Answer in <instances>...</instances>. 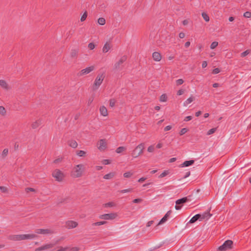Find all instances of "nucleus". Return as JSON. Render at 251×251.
Returning <instances> with one entry per match:
<instances>
[{
	"label": "nucleus",
	"mask_w": 251,
	"mask_h": 251,
	"mask_svg": "<svg viewBox=\"0 0 251 251\" xmlns=\"http://www.w3.org/2000/svg\"><path fill=\"white\" fill-rule=\"evenodd\" d=\"M85 171V165L82 164H79L75 165L73 167L71 172V176L73 178H79L83 176Z\"/></svg>",
	"instance_id": "nucleus-1"
},
{
	"label": "nucleus",
	"mask_w": 251,
	"mask_h": 251,
	"mask_svg": "<svg viewBox=\"0 0 251 251\" xmlns=\"http://www.w3.org/2000/svg\"><path fill=\"white\" fill-rule=\"evenodd\" d=\"M145 148L144 143H141L139 144L131 152V156L133 158H137L143 153V151Z\"/></svg>",
	"instance_id": "nucleus-2"
},
{
	"label": "nucleus",
	"mask_w": 251,
	"mask_h": 251,
	"mask_svg": "<svg viewBox=\"0 0 251 251\" xmlns=\"http://www.w3.org/2000/svg\"><path fill=\"white\" fill-rule=\"evenodd\" d=\"M52 176L58 182H62L65 178V175L63 172L58 169H55L52 173Z\"/></svg>",
	"instance_id": "nucleus-3"
},
{
	"label": "nucleus",
	"mask_w": 251,
	"mask_h": 251,
	"mask_svg": "<svg viewBox=\"0 0 251 251\" xmlns=\"http://www.w3.org/2000/svg\"><path fill=\"white\" fill-rule=\"evenodd\" d=\"M104 78V75L103 74H100L97 76L92 87L93 91H96L100 87Z\"/></svg>",
	"instance_id": "nucleus-4"
},
{
	"label": "nucleus",
	"mask_w": 251,
	"mask_h": 251,
	"mask_svg": "<svg viewBox=\"0 0 251 251\" xmlns=\"http://www.w3.org/2000/svg\"><path fill=\"white\" fill-rule=\"evenodd\" d=\"M233 242L231 240H226L224 244L218 248V251H226L232 248Z\"/></svg>",
	"instance_id": "nucleus-5"
},
{
	"label": "nucleus",
	"mask_w": 251,
	"mask_h": 251,
	"mask_svg": "<svg viewBox=\"0 0 251 251\" xmlns=\"http://www.w3.org/2000/svg\"><path fill=\"white\" fill-rule=\"evenodd\" d=\"M117 214L116 213H111L101 215L99 216L100 219L104 220H113L117 218Z\"/></svg>",
	"instance_id": "nucleus-6"
},
{
	"label": "nucleus",
	"mask_w": 251,
	"mask_h": 251,
	"mask_svg": "<svg viewBox=\"0 0 251 251\" xmlns=\"http://www.w3.org/2000/svg\"><path fill=\"white\" fill-rule=\"evenodd\" d=\"M127 57L126 55H124L122 56L120 59L115 63L114 65V69L118 70L119 69L122 65L126 60Z\"/></svg>",
	"instance_id": "nucleus-7"
},
{
	"label": "nucleus",
	"mask_w": 251,
	"mask_h": 251,
	"mask_svg": "<svg viewBox=\"0 0 251 251\" xmlns=\"http://www.w3.org/2000/svg\"><path fill=\"white\" fill-rule=\"evenodd\" d=\"M95 70V66H91L89 67H88L84 69H82L81 70V71L79 73V76H83L86 75H87L91 73V72Z\"/></svg>",
	"instance_id": "nucleus-8"
},
{
	"label": "nucleus",
	"mask_w": 251,
	"mask_h": 251,
	"mask_svg": "<svg viewBox=\"0 0 251 251\" xmlns=\"http://www.w3.org/2000/svg\"><path fill=\"white\" fill-rule=\"evenodd\" d=\"M35 233L37 234L47 235L51 234L54 233V231L50 228L47 229H37L35 230Z\"/></svg>",
	"instance_id": "nucleus-9"
},
{
	"label": "nucleus",
	"mask_w": 251,
	"mask_h": 251,
	"mask_svg": "<svg viewBox=\"0 0 251 251\" xmlns=\"http://www.w3.org/2000/svg\"><path fill=\"white\" fill-rule=\"evenodd\" d=\"M78 223L72 220H69L65 222V226L67 228L70 229L74 228L78 226Z\"/></svg>",
	"instance_id": "nucleus-10"
},
{
	"label": "nucleus",
	"mask_w": 251,
	"mask_h": 251,
	"mask_svg": "<svg viewBox=\"0 0 251 251\" xmlns=\"http://www.w3.org/2000/svg\"><path fill=\"white\" fill-rule=\"evenodd\" d=\"M107 147L106 142L105 139H100L99 141L98 148L101 151H104Z\"/></svg>",
	"instance_id": "nucleus-11"
},
{
	"label": "nucleus",
	"mask_w": 251,
	"mask_h": 251,
	"mask_svg": "<svg viewBox=\"0 0 251 251\" xmlns=\"http://www.w3.org/2000/svg\"><path fill=\"white\" fill-rule=\"evenodd\" d=\"M21 241L26 240H31L37 237V235L34 234H21Z\"/></svg>",
	"instance_id": "nucleus-12"
},
{
	"label": "nucleus",
	"mask_w": 251,
	"mask_h": 251,
	"mask_svg": "<svg viewBox=\"0 0 251 251\" xmlns=\"http://www.w3.org/2000/svg\"><path fill=\"white\" fill-rule=\"evenodd\" d=\"M188 201V199L186 197H184V198H183L182 199L177 200L176 201V205L175 206V209L176 210H179V209H180L181 206H179V205H177L184 203L186 202V201Z\"/></svg>",
	"instance_id": "nucleus-13"
},
{
	"label": "nucleus",
	"mask_w": 251,
	"mask_h": 251,
	"mask_svg": "<svg viewBox=\"0 0 251 251\" xmlns=\"http://www.w3.org/2000/svg\"><path fill=\"white\" fill-rule=\"evenodd\" d=\"M0 86L2 89L6 91L10 90L11 88L7 82L3 79H0Z\"/></svg>",
	"instance_id": "nucleus-14"
},
{
	"label": "nucleus",
	"mask_w": 251,
	"mask_h": 251,
	"mask_svg": "<svg viewBox=\"0 0 251 251\" xmlns=\"http://www.w3.org/2000/svg\"><path fill=\"white\" fill-rule=\"evenodd\" d=\"M21 234H13L10 235L8 237V239L12 241H21Z\"/></svg>",
	"instance_id": "nucleus-15"
},
{
	"label": "nucleus",
	"mask_w": 251,
	"mask_h": 251,
	"mask_svg": "<svg viewBox=\"0 0 251 251\" xmlns=\"http://www.w3.org/2000/svg\"><path fill=\"white\" fill-rule=\"evenodd\" d=\"M79 50L78 49H72L71 50L70 55L71 58L76 59L78 56Z\"/></svg>",
	"instance_id": "nucleus-16"
},
{
	"label": "nucleus",
	"mask_w": 251,
	"mask_h": 251,
	"mask_svg": "<svg viewBox=\"0 0 251 251\" xmlns=\"http://www.w3.org/2000/svg\"><path fill=\"white\" fill-rule=\"evenodd\" d=\"M152 58L156 62L160 61L162 59V55L159 52L155 51L152 53Z\"/></svg>",
	"instance_id": "nucleus-17"
},
{
	"label": "nucleus",
	"mask_w": 251,
	"mask_h": 251,
	"mask_svg": "<svg viewBox=\"0 0 251 251\" xmlns=\"http://www.w3.org/2000/svg\"><path fill=\"white\" fill-rule=\"evenodd\" d=\"M54 245L52 244H46L43 246L40 247L39 248H36L35 250V251H41L43 250H45L51 248L53 247Z\"/></svg>",
	"instance_id": "nucleus-18"
},
{
	"label": "nucleus",
	"mask_w": 251,
	"mask_h": 251,
	"mask_svg": "<svg viewBox=\"0 0 251 251\" xmlns=\"http://www.w3.org/2000/svg\"><path fill=\"white\" fill-rule=\"evenodd\" d=\"M209 211L210 210L202 214H200L201 217L200 221H201L203 220H208L212 216V214L210 213Z\"/></svg>",
	"instance_id": "nucleus-19"
},
{
	"label": "nucleus",
	"mask_w": 251,
	"mask_h": 251,
	"mask_svg": "<svg viewBox=\"0 0 251 251\" xmlns=\"http://www.w3.org/2000/svg\"><path fill=\"white\" fill-rule=\"evenodd\" d=\"M100 115L103 117H107L108 115L107 108L103 105L100 106Z\"/></svg>",
	"instance_id": "nucleus-20"
},
{
	"label": "nucleus",
	"mask_w": 251,
	"mask_h": 251,
	"mask_svg": "<svg viewBox=\"0 0 251 251\" xmlns=\"http://www.w3.org/2000/svg\"><path fill=\"white\" fill-rule=\"evenodd\" d=\"M41 120H37L31 124V126L32 129H35L38 128L41 125Z\"/></svg>",
	"instance_id": "nucleus-21"
},
{
	"label": "nucleus",
	"mask_w": 251,
	"mask_h": 251,
	"mask_svg": "<svg viewBox=\"0 0 251 251\" xmlns=\"http://www.w3.org/2000/svg\"><path fill=\"white\" fill-rule=\"evenodd\" d=\"M68 145L74 149L77 148L78 144L76 141L74 140H70L68 141Z\"/></svg>",
	"instance_id": "nucleus-22"
},
{
	"label": "nucleus",
	"mask_w": 251,
	"mask_h": 251,
	"mask_svg": "<svg viewBox=\"0 0 251 251\" xmlns=\"http://www.w3.org/2000/svg\"><path fill=\"white\" fill-rule=\"evenodd\" d=\"M111 49V45L109 42H106L102 48V51L104 53L107 52Z\"/></svg>",
	"instance_id": "nucleus-23"
},
{
	"label": "nucleus",
	"mask_w": 251,
	"mask_h": 251,
	"mask_svg": "<svg viewBox=\"0 0 251 251\" xmlns=\"http://www.w3.org/2000/svg\"><path fill=\"white\" fill-rule=\"evenodd\" d=\"M116 173L115 172L109 173L103 176V178L105 179H110L114 177Z\"/></svg>",
	"instance_id": "nucleus-24"
},
{
	"label": "nucleus",
	"mask_w": 251,
	"mask_h": 251,
	"mask_svg": "<svg viewBox=\"0 0 251 251\" xmlns=\"http://www.w3.org/2000/svg\"><path fill=\"white\" fill-rule=\"evenodd\" d=\"M195 100V97L191 96L188 99H187L183 103L184 106H187Z\"/></svg>",
	"instance_id": "nucleus-25"
},
{
	"label": "nucleus",
	"mask_w": 251,
	"mask_h": 251,
	"mask_svg": "<svg viewBox=\"0 0 251 251\" xmlns=\"http://www.w3.org/2000/svg\"><path fill=\"white\" fill-rule=\"evenodd\" d=\"M194 163V160H191L189 161H184L181 165V167H188L189 166L192 165Z\"/></svg>",
	"instance_id": "nucleus-26"
},
{
	"label": "nucleus",
	"mask_w": 251,
	"mask_h": 251,
	"mask_svg": "<svg viewBox=\"0 0 251 251\" xmlns=\"http://www.w3.org/2000/svg\"><path fill=\"white\" fill-rule=\"evenodd\" d=\"M201 215L200 214H197L193 216L190 220L189 223L193 224L196 222L197 220H199L200 219Z\"/></svg>",
	"instance_id": "nucleus-27"
},
{
	"label": "nucleus",
	"mask_w": 251,
	"mask_h": 251,
	"mask_svg": "<svg viewBox=\"0 0 251 251\" xmlns=\"http://www.w3.org/2000/svg\"><path fill=\"white\" fill-rule=\"evenodd\" d=\"M8 151H8V149H7V148L4 149L2 151V152H1V154H0V157H1L2 159H4V158H5L7 157V156L8 155Z\"/></svg>",
	"instance_id": "nucleus-28"
},
{
	"label": "nucleus",
	"mask_w": 251,
	"mask_h": 251,
	"mask_svg": "<svg viewBox=\"0 0 251 251\" xmlns=\"http://www.w3.org/2000/svg\"><path fill=\"white\" fill-rule=\"evenodd\" d=\"M134 174V172L130 171L127 172H126L124 174L123 176L126 178H130Z\"/></svg>",
	"instance_id": "nucleus-29"
},
{
	"label": "nucleus",
	"mask_w": 251,
	"mask_h": 251,
	"mask_svg": "<svg viewBox=\"0 0 251 251\" xmlns=\"http://www.w3.org/2000/svg\"><path fill=\"white\" fill-rule=\"evenodd\" d=\"M76 154L79 157H84L86 156V152L84 151H77Z\"/></svg>",
	"instance_id": "nucleus-30"
},
{
	"label": "nucleus",
	"mask_w": 251,
	"mask_h": 251,
	"mask_svg": "<svg viewBox=\"0 0 251 251\" xmlns=\"http://www.w3.org/2000/svg\"><path fill=\"white\" fill-rule=\"evenodd\" d=\"M0 115L2 116H5L6 115V110L2 106H0Z\"/></svg>",
	"instance_id": "nucleus-31"
},
{
	"label": "nucleus",
	"mask_w": 251,
	"mask_h": 251,
	"mask_svg": "<svg viewBox=\"0 0 251 251\" xmlns=\"http://www.w3.org/2000/svg\"><path fill=\"white\" fill-rule=\"evenodd\" d=\"M126 148L123 146L119 147L118 148H117L116 150V152L117 153H120L122 152L123 151H126Z\"/></svg>",
	"instance_id": "nucleus-32"
},
{
	"label": "nucleus",
	"mask_w": 251,
	"mask_h": 251,
	"mask_svg": "<svg viewBox=\"0 0 251 251\" xmlns=\"http://www.w3.org/2000/svg\"><path fill=\"white\" fill-rule=\"evenodd\" d=\"M98 23L101 25H103L105 24V19L104 18H100L98 20Z\"/></svg>",
	"instance_id": "nucleus-33"
},
{
	"label": "nucleus",
	"mask_w": 251,
	"mask_h": 251,
	"mask_svg": "<svg viewBox=\"0 0 251 251\" xmlns=\"http://www.w3.org/2000/svg\"><path fill=\"white\" fill-rule=\"evenodd\" d=\"M159 100L161 102H166L167 100V96L165 94H162L159 99Z\"/></svg>",
	"instance_id": "nucleus-34"
},
{
	"label": "nucleus",
	"mask_w": 251,
	"mask_h": 251,
	"mask_svg": "<svg viewBox=\"0 0 251 251\" xmlns=\"http://www.w3.org/2000/svg\"><path fill=\"white\" fill-rule=\"evenodd\" d=\"M116 205L115 203L113 202H109L103 204L104 207H113Z\"/></svg>",
	"instance_id": "nucleus-35"
},
{
	"label": "nucleus",
	"mask_w": 251,
	"mask_h": 251,
	"mask_svg": "<svg viewBox=\"0 0 251 251\" xmlns=\"http://www.w3.org/2000/svg\"><path fill=\"white\" fill-rule=\"evenodd\" d=\"M106 223H107V222L103 221H100V222H98L94 223L92 224V225L96 226H101L102 225H104Z\"/></svg>",
	"instance_id": "nucleus-36"
},
{
	"label": "nucleus",
	"mask_w": 251,
	"mask_h": 251,
	"mask_svg": "<svg viewBox=\"0 0 251 251\" xmlns=\"http://www.w3.org/2000/svg\"><path fill=\"white\" fill-rule=\"evenodd\" d=\"M202 17L206 22H207L209 21V17L206 13L203 12L202 13Z\"/></svg>",
	"instance_id": "nucleus-37"
},
{
	"label": "nucleus",
	"mask_w": 251,
	"mask_h": 251,
	"mask_svg": "<svg viewBox=\"0 0 251 251\" xmlns=\"http://www.w3.org/2000/svg\"><path fill=\"white\" fill-rule=\"evenodd\" d=\"M63 157H60L56 159H55L53 163L55 164H58L60 163L63 161Z\"/></svg>",
	"instance_id": "nucleus-38"
},
{
	"label": "nucleus",
	"mask_w": 251,
	"mask_h": 251,
	"mask_svg": "<svg viewBox=\"0 0 251 251\" xmlns=\"http://www.w3.org/2000/svg\"><path fill=\"white\" fill-rule=\"evenodd\" d=\"M218 45V42H213L210 45V48L211 49H214L215 48H216Z\"/></svg>",
	"instance_id": "nucleus-39"
},
{
	"label": "nucleus",
	"mask_w": 251,
	"mask_h": 251,
	"mask_svg": "<svg viewBox=\"0 0 251 251\" xmlns=\"http://www.w3.org/2000/svg\"><path fill=\"white\" fill-rule=\"evenodd\" d=\"M116 103V100L115 99H110L109 100V106L111 107H113Z\"/></svg>",
	"instance_id": "nucleus-40"
},
{
	"label": "nucleus",
	"mask_w": 251,
	"mask_h": 251,
	"mask_svg": "<svg viewBox=\"0 0 251 251\" xmlns=\"http://www.w3.org/2000/svg\"><path fill=\"white\" fill-rule=\"evenodd\" d=\"M87 17V11H85L84 13V14L82 15V16L81 17V18H80L81 22L84 21L86 20Z\"/></svg>",
	"instance_id": "nucleus-41"
},
{
	"label": "nucleus",
	"mask_w": 251,
	"mask_h": 251,
	"mask_svg": "<svg viewBox=\"0 0 251 251\" xmlns=\"http://www.w3.org/2000/svg\"><path fill=\"white\" fill-rule=\"evenodd\" d=\"M188 131V129L186 128H183L181 129L179 134L180 135H182L186 133Z\"/></svg>",
	"instance_id": "nucleus-42"
},
{
	"label": "nucleus",
	"mask_w": 251,
	"mask_h": 251,
	"mask_svg": "<svg viewBox=\"0 0 251 251\" xmlns=\"http://www.w3.org/2000/svg\"><path fill=\"white\" fill-rule=\"evenodd\" d=\"M169 174V171H164L162 173H161L160 176H159V177L160 178H162L165 176H166L167 175H168Z\"/></svg>",
	"instance_id": "nucleus-43"
},
{
	"label": "nucleus",
	"mask_w": 251,
	"mask_h": 251,
	"mask_svg": "<svg viewBox=\"0 0 251 251\" xmlns=\"http://www.w3.org/2000/svg\"><path fill=\"white\" fill-rule=\"evenodd\" d=\"M0 190L2 193H6L8 192V189L5 186H0Z\"/></svg>",
	"instance_id": "nucleus-44"
},
{
	"label": "nucleus",
	"mask_w": 251,
	"mask_h": 251,
	"mask_svg": "<svg viewBox=\"0 0 251 251\" xmlns=\"http://www.w3.org/2000/svg\"><path fill=\"white\" fill-rule=\"evenodd\" d=\"M167 218H168V217H167V216H164L161 219V220L160 221V222H159V223L157 225H161V224L164 223V222H165L167 221Z\"/></svg>",
	"instance_id": "nucleus-45"
},
{
	"label": "nucleus",
	"mask_w": 251,
	"mask_h": 251,
	"mask_svg": "<svg viewBox=\"0 0 251 251\" xmlns=\"http://www.w3.org/2000/svg\"><path fill=\"white\" fill-rule=\"evenodd\" d=\"M250 53V51L249 50H246V51L243 52L241 54V56L242 57H245L247 55H248Z\"/></svg>",
	"instance_id": "nucleus-46"
},
{
	"label": "nucleus",
	"mask_w": 251,
	"mask_h": 251,
	"mask_svg": "<svg viewBox=\"0 0 251 251\" xmlns=\"http://www.w3.org/2000/svg\"><path fill=\"white\" fill-rule=\"evenodd\" d=\"M132 189L129 188V189H124V190H121L119 192L121 193H125L130 192L132 191Z\"/></svg>",
	"instance_id": "nucleus-47"
},
{
	"label": "nucleus",
	"mask_w": 251,
	"mask_h": 251,
	"mask_svg": "<svg viewBox=\"0 0 251 251\" xmlns=\"http://www.w3.org/2000/svg\"><path fill=\"white\" fill-rule=\"evenodd\" d=\"M25 191L26 193H28L29 192H35L36 191V190L34 188L28 187V188H26L25 189Z\"/></svg>",
	"instance_id": "nucleus-48"
},
{
	"label": "nucleus",
	"mask_w": 251,
	"mask_h": 251,
	"mask_svg": "<svg viewBox=\"0 0 251 251\" xmlns=\"http://www.w3.org/2000/svg\"><path fill=\"white\" fill-rule=\"evenodd\" d=\"M88 47L90 50H92L95 49V45L93 43H90L88 44Z\"/></svg>",
	"instance_id": "nucleus-49"
},
{
	"label": "nucleus",
	"mask_w": 251,
	"mask_h": 251,
	"mask_svg": "<svg viewBox=\"0 0 251 251\" xmlns=\"http://www.w3.org/2000/svg\"><path fill=\"white\" fill-rule=\"evenodd\" d=\"M184 81L182 79H178L176 81V85L178 86L183 83Z\"/></svg>",
	"instance_id": "nucleus-50"
},
{
	"label": "nucleus",
	"mask_w": 251,
	"mask_h": 251,
	"mask_svg": "<svg viewBox=\"0 0 251 251\" xmlns=\"http://www.w3.org/2000/svg\"><path fill=\"white\" fill-rule=\"evenodd\" d=\"M154 151V148L153 146H152V145L149 146L148 148V151L149 152H152Z\"/></svg>",
	"instance_id": "nucleus-51"
},
{
	"label": "nucleus",
	"mask_w": 251,
	"mask_h": 251,
	"mask_svg": "<svg viewBox=\"0 0 251 251\" xmlns=\"http://www.w3.org/2000/svg\"><path fill=\"white\" fill-rule=\"evenodd\" d=\"M216 129L215 128H213L210 129L207 132V134L209 135L210 134H212L214 133L215 132Z\"/></svg>",
	"instance_id": "nucleus-52"
},
{
	"label": "nucleus",
	"mask_w": 251,
	"mask_h": 251,
	"mask_svg": "<svg viewBox=\"0 0 251 251\" xmlns=\"http://www.w3.org/2000/svg\"><path fill=\"white\" fill-rule=\"evenodd\" d=\"M244 16L246 18H251V12L247 11L244 13Z\"/></svg>",
	"instance_id": "nucleus-53"
},
{
	"label": "nucleus",
	"mask_w": 251,
	"mask_h": 251,
	"mask_svg": "<svg viewBox=\"0 0 251 251\" xmlns=\"http://www.w3.org/2000/svg\"><path fill=\"white\" fill-rule=\"evenodd\" d=\"M220 70L219 68H215L212 71V73L214 74H217L220 73Z\"/></svg>",
	"instance_id": "nucleus-54"
},
{
	"label": "nucleus",
	"mask_w": 251,
	"mask_h": 251,
	"mask_svg": "<svg viewBox=\"0 0 251 251\" xmlns=\"http://www.w3.org/2000/svg\"><path fill=\"white\" fill-rule=\"evenodd\" d=\"M111 163V161L108 159H104L102 161V163L104 165H107Z\"/></svg>",
	"instance_id": "nucleus-55"
},
{
	"label": "nucleus",
	"mask_w": 251,
	"mask_h": 251,
	"mask_svg": "<svg viewBox=\"0 0 251 251\" xmlns=\"http://www.w3.org/2000/svg\"><path fill=\"white\" fill-rule=\"evenodd\" d=\"M184 93V90L183 89H180L177 92V95H181Z\"/></svg>",
	"instance_id": "nucleus-56"
},
{
	"label": "nucleus",
	"mask_w": 251,
	"mask_h": 251,
	"mask_svg": "<svg viewBox=\"0 0 251 251\" xmlns=\"http://www.w3.org/2000/svg\"><path fill=\"white\" fill-rule=\"evenodd\" d=\"M172 128V126H167L164 128V131H167L170 130Z\"/></svg>",
	"instance_id": "nucleus-57"
},
{
	"label": "nucleus",
	"mask_w": 251,
	"mask_h": 251,
	"mask_svg": "<svg viewBox=\"0 0 251 251\" xmlns=\"http://www.w3.org/2000/svg\"><path fill=\"white\" fill-rule=\"evenodd\" d=\"M142 201V200L141 199H136L133 201V202L134 203H139V202H141Z\"/></svg>",
	"instance_id": "nucleus-58"
},
{
	"label": "nucleus",
	"mask_w": 251,
	"mask_h": 251,
	"mask_svg": "<svg viewBox=\"0 0 251 251\" xmlns=\"http://www.w3.org/2000/svg\"><path fill=\"white\" fill-rule=\"evenodd\" d=\"M147 179L146 177H142L140 178H139L138 180V182H143V181H144L145 180H146Z\"/></svg>",
	"instance_id": "nucleus-59"
},
{
	"label": "nucleus",
	"mask_w": 251,
	"mask_h": 251,
	"mask_svg": "<svg viewBox=\"0 0 251 251\" xmlns=\"http://www.w3.org/2000/svg\"><path fill=\"white\" fill-rule=\"evenodd\" d=\"M192 119V116H187V117H185V118L184 119V121H186V122H187L188 121L191 120Z\"/></svg>",
	"instance_id": "nucleus-60"
},
{
	"label": "nucleus",
	"mask_w": 251,
	"mask_h": 251,
	"mask_svg": "<svg viewBox=\"0 0 251 251\" xmlns=\"http://www.w3.org/2000/svg\"><path fill=\"white\" fill-rule=\"evenodd\" d=\"M207 65V62L206 61H204L202 63V67L203 68H205Z\"/></svg>",
	"instance_id": "nucleus-61"
},
{
	"label": "nucleus",
	"mask_w": 251,
	"mask_h": 251,
	"mask_svg": "<svg viewBox=\"0 0 251 251\" xmlns=\"http://www.w3.org/2000/svg\"><path fill=\"white\" fill-rule=\"evenodd\" d=\"M185 36V33H183V32H180V33H179V38H184Z\"/></svg>",
	"instance_id": "nucleus-62"
},
{
	"label": "nucleus",
	"mask_w": 251,
	"mask_h": 251,
	"mask_svg": "<svg viewBox=\"0 0 251 251\" xmlns=\"http://www.w3.org/2000/svg\"><path fill=\"white\" fill-rule=\"evenodd\" d=\"M79 248L78 247H73L71 249L70 251H78Z\"/></svg>",
	"instance_id": "nucleus-63"
},
{
	"label": "nucleus",
	"mask_w": 251,
	"mask_h": 251,
	"mask_svg": "<svg viewBox=\"0 0 251 251\" xmlns=\"http://www.w3.org/2000/svg\"><path fill=\"white\" fill-rule=\"evenodd\" d=\"M153 223V221H150L148 222L147 224V227L150 226Z\"/></svg>",
	"instance_id": "nucleus-64"
}]
</instances>
